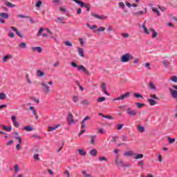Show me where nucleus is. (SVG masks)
<instances>
[{
  "label": "nucleus",
  "mask_w": 177,
  "mask_h": 177,
  "mask_svg": "<svg viewBox=\"0 0 177 177\" xmlns=\"http://www.w3.org/2000/svg\"><path fill=\"white\" fill-rule=\"evenodd\" d=\"M11 120H12V121L13 123H14V122H16V116L12 115V116H11Z\"/></svg>",
  "instance_id": "obj_60"
},
{
  "label": "nucleus",
  "mask_w": 177,
  "mask_h": 177,
  "mask_svg": "<svg viewBox=\"0 0 177 177\" xmlns=\"http://www.w3.org/2000/svg\"><path fill=\"white\" fill-rule=\"evenodd\" d=\"M34 158L35 160H39V155L38 153L35 154Z\"/></svg>",
  "instance_id": "obj_53"
},
{
  "label": "nucleus",
  "mask_w": 177,
  "mask_h": 177,
  "mask_svg": "<svg viewBox=\"0 0 177 177\" xmlns=\"http://www.w3.org/2000/svg\"><path fill=\"white\" fill-rule=\"evenodd\" d=\"M77 100H78V96H77V95L73 96V102H74V103H77Z\"/></svg>",
  "instance_id": "obj_57"
},
{
  "label": "nucleus",
  "mask_w": 177,
  "mask_h": 177,
  "mask_svg": "<svg viewBox=\"0 0 177 177\" xmlns=\"http://www.w3.org/2000/svg\"><path fill=\"white\" fill-rule=\"evenodd\" d=\"M150 31L152 32V38H156V37L158 35V32H157L153 28H151Z\"/></svg>",
  "instance_id": "obj_21"
},
{
  "label": "nucleus",
  "mask_w": 177,
  "mask_h": 177,
  "mask_svg": "<svg viewBox=\"0 0 177 177\" xmlns=\"http://www.w3.org/2000/svg\"><path fill=\"white\" fill-rule=\"evenodd\" d=\"M0 127L4 129V131H7V132H10L12 131V126H10L9 128L6 125L1 124Z\"/></svg>",
  "instance_id": "obj_13"
},
{
  "label": "nucleus",
  "mask_w": 177,
  "mask_h": 177,
  "mask_svg": "<svg viewBox=\"0 0 177 177\" xmlns=\"http://www.w3.org/2000/svg\"><path fill=\"white\" fill-rule=\"evenodd\" d=\"M145 67L149 70H151V68H150V63L149 62L145 63Z\"/></svg>",
  "instance_id": "obj_49"
},
{
  "label": "nucleus",
  "mask_w": 177,
  "mask_h": 177,
  "mask_svg": "<svg viewBox=\"0 0 177 177\" xmlns=\"http://www.w3.org/2000/svg\"><path fill=\"white\" fill-rule=\"evenodd\" d=\"M130 60H133V56L129 53H127L121 57L122 63H128Z\"/></svg>",
  "instance_id": "obj_1"
},
{
  "label": "nucleus",
  "mask_w": 177,
  "mask_h": 177,
  "mask_svg": "<svg viewBox=\"0 0 177 177\" xmlns=\"http://www.w3.org/2000/svg\"><path fill=\"white\" fill-rule=\"evenodd\" d=\"M138 132H145L146 131V128H145V127L142 126V125H138Z\"/></svg>",
  "instance_id": "obj_19"
},
{
  "label": "nucleus",
  "mask_w": 177,
  "mask_h": 177,
  "mask_svg": "<svg viewBox=\"0 0 177 177\" xmlns=\"http://www.w3.org/2000/svg\"><path fill=\"white\" fill-rule=\"evenodd\" d=\"M130 95H131V93L127 92L124 94L120 95V97H118L113 99V102H115L117 100H124V99H127V97H129Z\"/></svg>",
  "instance_id": "obj_2"
},
{
  "label": "nucleus",
  "mask_w": 177,
  "mask_h": 177,
  "mask_svg": "<svg viewBox=\"0 0 177 177\" xmlns=\"http://www.w3.org/2000/svg\"><path fill=\"white\" fill-rule=\"evenodd\" d=\"M10 28H11V30L15 31V32H16V34H17V35H18V37H19L20 38H23V35H21V32H20V31H19V30H17V28H16L15 26H11Z\"/></svg>",
  "instance_id": "obj_10"
},
{
  "label": "nucleus",
  "mask_w": 177,
  "mask_h": 177,
  "mask_svg": "<svg viewBox=\"0 0 177 177\" xmlns=\"http://www.w3.org/2000/svg\"><path fill=\"white\" fill-rule=\"evenodd\" d=\"M18 17H20L21 19H28L29 17L23 15H19Z\"/></svg>",
  "instance_id": "obj_46"
},
{
  "label": "nucleus",
  "mask_w": 177,
  "mask_h": 177,
  "mask_svg": "<svg viewBox=\"0 0 177 177\" xmlns=\"http://www.w3.org/2000/svg\"><path fill=\"white\" fill-rule=\"evenodd\" d=\"M95 138H96V136H91V144L93 145L95 143Z\"/></svg>",
  "instance_id": "obj_40"
},
{
  "label": "nucleus",
  "mask_w": 177,
  "mask_h": 177,
  "mask_svg": "<svg viewBox=\"0 0 177 177\" xmlns=\"http://www.w3.org/2000/svg\"><path fill=\"white\" fill-rule=\"evenodd\" d=\"M127 113L129 115H133V117H135L136 115H138V112H136V111L132 109L131 108L127 109Z\"/></svg>",
  "instance_id": "obj_3"
},
{
  "label": "nucleus",
  "mask_w": 177,
  "mask_h": 177,
  "mask_svg": "<svg viewBox=\"0 0 177 177\" xmlns=\"http://www.w3.org/2000/svg\"><path fill=\"white\" fill-rule=\"evenodd\" d=\"M0 17H1V19H9V14L6 12H0Z\"/></svg>",
  "instance_id": "obj_14"
},
{
  "label": "nucleus",
  "mask_w": 177,
  "mask_h": 177,
  "mask_svg": "<svg viewBox=\"0 0 177 177\" xmlns=\"http://www.w3.org/2000/svg\"><path fill=\"white\" fill-rule=\"evenodd\" d=\"M15 174H17V172H19V165H15Z\"/></svg>",
  "instance_id": "obj_55"
},
{
  "label": "nucleus",
  "mask_w": 177,
  "mask_h": 177,
  "mask_svg": "<svg viewBox=\"0 0 177 177\" xmlns=\"http://www.w3.org/2000/svg\"><path fill=\"white\" fill-rule=\"evenodd\" d=\"M150 97H151V99H155L156 100H158V97H157L156 94H150Z\"/></svg>",
  "instance_id": "obj_44"
},
{
  "label": "nucleus",
  "mask_w": 177,
  "mask_h": 177,
  "mask_svg": "<svg viewBox=\"0 0 177 177\" xmlns=\"http://www.w3.org/2000/svg\"><path fill=\"white\" fill-rule=\"evenodd\" d=\"M144 12L143 11H138L137 12H135V15H143Z\"/></svg>",
  "instance_id": "obj_64"
},
{
  "label": "nucleus",
  "mask_w": 177,
  "mask_h": 177,
  "mask_svg": "<svg viewBox=\"0 0 177 177\" xmlns=\"http://www.w3.org/2000/svg\"><path fill=\"white\" fill-rule=\"evenodd\" d=\"M24 129H25V131H27V132H31V131H34V128L32 127V126H26L24 127Z\"/></svg>",
  "instance_id": "obj_15"
},
{
  "label": "nucleus",
  "mask_w": 177,
  "mask_h": 177,
  "mask_svg": "<svg viewBox=\"0 0 177 177\" xmlns=\"http://www.w3.org/2000/svg\"><path fill=\"white\" fill-rule=\"evenodd\" d=\"M119 6H120V8H124L125 4L124 3V2L120 1V2H119Z\"/></svg>",
  "instance_id": "obj_48"
},
{
  "label": "nucleus",
  "mask_w": 177,
  "mask_h": 177,
  "mask_svg": "<svg viewBox=\"0 0 177 177\" xmlns=\"http://www.w3.org/2000/svg\"><path fill=\"white\" fill-rule=\"evenodd\" d=\"M172 60H168L165 59L162 62L163 65L165 66V68H167L168 70H171V62Z\"/></svg>",
  "instance_id": "obj_7"
},
{
  "label": "nucleus",
  "mask_w": 177,
  "mask_h": 177,
  "mask_svg": "<svg viewBox=\"0 0 177 177\" xmlns=\"http://www.w3.org/2000/svg\"><path fill=\"white\" fill-rule=\"evenodd\" d=\"M64 175H66L67 177H70V172L68 171V170H66L64 172Z\"/></svg>",
  "instance_id": "obj_52"
},
{
  "label": "nucleus",
  "mask_w": 177,
  "mask_h": 177,
  "mask_svg": "<svg viewBox=\"0 0 177 177\" xmlns=\"http://www.w3.org/2000/svg\"><path fill=\"white\" fill-rule=\"evenodd\" d=\"M42 32H44V28H40L37 32V37H41V35H42Z\"/></svg>",
  "instance_id": "obj_35"
},
{
  "label": "nucleus",
  "mask_w": 177,
  "mask_h": 177,
  "mask_svg": "<svg viewBox=\"0 0 177 177\" xmlns=\"http://www.w3.org/2000/svg\"><path fill=\"white\" fill-rule=\"evenodd\" d=\"M5 99H6V94H5L4 93H0V100H3Z\"/></svg>",
  "instance_id": "obj_34"
},
{
  "label": "nucleus",
  "mask_w": 177,
  "mask_h": 177,
  "mask_svg": "<svg viewBox=\"0 0 177 177\" xmlns=\"http://www.w3.org/2000/svg\"><path fill=\"white\" fill-rule=\"evenodd\" d=\"M82 104H84L86 106V105L89 104V102L87 100H84L82 101Z\"/></svg>",
  "instance_id": "obj_50"
},
{
  "label": "nucleus",
  "mask_w": 177,
  "mask_h": 177,
  "mask_svg": "<svg viewBox=\"0 0 177 177\" xmlns=\"http://www.w3.org/2000/svg\"><path fill=\"white\" fill-rule=\"evenodd\" d=\"M77 151H78L79 154L80 156H82L83 157L86 156V153L85 152V151H84V149H77Z\"/></svg>",
  "instance_id": "obj_25"
},
{
  "label": "nucleus",
  "mask_w": 177,
  "mask_h": 177,
  "mask_svg": "<svg viewBox=\"0 0 177 177\" xmlns=\"http://www.w3.org/2000/svg\"><path fill=\"white\" fill-rule=\"evenodd\" d=\"M64 44L66 46H73V43H71V41H64Z\"/></svg>",
  "instance_id": "obj_42"
},
{
  "label": "nucleus",
  "mask_w": 177,
  "mask_h": 177,
  "mask_svg": "<svg viewBox=\"0 0 177 177\" xmlns=\"http://www.w3.org/2000/svg\"><path fill=\"white\" fill-rule=\"evenodd\" d=\"M31 99L33 102H36L37 104H39V100L37 99L35 97H32Z\"/></svg>",
  "instance_id": "obj_43"
},
{
  "label": "nucleus",
  "mask_w": 177,
  "mask_h": 177,
  "mask_svg": "<svg viewBox=\"0 0 177 177\" xmlns=\"http://www.w3.org/2000/svg\"><path fill=\"white\" fill-rule=\"evenodd\" d=\"M77 70L79 71H84V73H85V74H86L87 75H89V71H88V70H86V68H85V66H84V65H80L77 66Z\"/></svg>",
  "instance_id": "obj_8"
},
{
  "label": "nucleus",
  "mask_w": 177,
  "mask_h": 177,
  "mask_svg": "<svg viewBox=\"0 0 177 177\" xmlns=\"http://www.w3.org/2000/svg\"><path fill=\"white\" fill-rule=\"evenodd\" d=\"M41 86H43L44 88H46V91L47 93L50 91V89L49 88V86H48V84H46V83L42 82Z\"/></svg>",
  "instance_id": "obj_22"
},
{
  "label": "nucleus",
  "mask_w": 177,
  "mask_h": 177,
  "mask_svg": "<svg viewBox=\"0 0 177 177\" xmlns=\"http://www.w3.org/2000/svg\"><path fill=\"white\" fill-rule=\"evenodd\" d=\"M91 16H93V17H95V19H99V20H106V19H107V17L104 15H99L95 12H92Z\"/></svg>",
  "instance_id": "obj_5"
},
{
  "label": "nucleus",
  "mask_w": 177,
  "mask_h": 177,
  "mask_svg": "<svg viewBox=\"0 0 177 177\" xmlns=\"http://www.w3.org/2000/svg\"><path fill=\"white\" fill-rule=\"evenodd\" d=\"M136 104L138 109H142V107L145 106V104L139 103V102H136Z\"/></svg>",
  "instance_id": "obj_37"
},
{
  "label": "nucleus",
  "mask_w": 177,
  "mask_h": 177,
  "mask_svg": "<svg viewBox=\"0 0 177 177\" xmlns=\"http://www.w3.org/2000/svg\"><path fill=\"white\" fill-rule=\"evenodd\" d=\"M55 131V127H48V132H53Z\"/></svg>",
  "instance_id": "obj_51"
},
{
  "label": "nucleus",
  "mask_w": 177,
  "mask_h": 177,
  "mask_svg": "<svg viewBox=\"0 0 177 177\" xmlns=\"http://www.w3.org/2000/svg\"><path fill=\"white\" fill-rule=\"evenodd\" d=\"M55 21L57 23H61V24H66V21H64V17H57V19H55Z\"/></svg>",
  "instance_id": "obj_12"
},
{
  "label": "nucleus",
  "mask_w": 177,
  "mask_h": 177,
  "mask_svg": "<svg viewBox=\"0 0 177 177\" xmlns=\"http://www.w3.org/2000/svg\"><path fill=\"white\" fill-rule=\"evenodd\" d=\"M167 140L170 145H172L173 143H175V138H171L170 137L167 138Z\"/></svg>",
  "instance_id": "obj_33"
},
{
  "label": "nucleus",
  "mask_w": 177,
  "mask_h": 177,
  "mask_svg": "<svg viewBox=\"0 0 177 177\" xmlns=\"http://www.w3.org/2000/svg\"><path fill=\"white\" fill-rule=\"evenodd\" d=\"M6 5L8 6V8H15L16 5L9 2V1H6Z\"/></svg>",
  "instance_id": "obj_29"
},
{
  "label": "nucleus",
  "mask_w": 177,
  "mask_h": 177,
  "mask_svg": "<svg viewBox=\"0 0 177 177\" xmlns=\"http://www.w3.org/2000/svg\"><path fill=\"white\" fill-rule=\"evenodd\" d=\"M104 100H106V97H100L97 99V102H98V103H102L104 102Z\"/></svg>",
  "instance_id": "obj_31"
},
{
  "label": "nucleus",
  "mask_w": 177,
  "mask_h": 177,
  "mask_svg": "<svg viewBox=\"0 0 177 177\" xmlns=\"http://www.w3.org/2000/svg\"><path fill=\"white\" fill-rule=\"evenodd\" d=\"M101 88H102V91L106 89V83H102L101 85Z\"/></svg>",
  "instance_id": "obj_54"
},
{
  "label": "nucleus",
  "mask_w": 177,
  "mask_h": 177,
  "mask_svg": "<svg viewBox=\"0 0 177 177\" xmlns=\"http://www.w3.org/2000/svg\"><path fill=\"white\" fill-rule=\"evenodd\" d=\"M106 30L105 27L101 26L98 29L94 30V32H100L102 31H104Z\"/></svg>",
  "instance_id": "obj_26"
},
{
  "label": "nucleus",
  "mask_w": 177,
  "mask_h": 177,
  "mask_svg": "<svg viewBox=\"0 0 177 177\" xmlns=\"http://www.w3.org/2000/svg\"><path fill=\"white\" fill-rule=\"evenodd\" d=\"M122 35L124 38H128V37H129V34L128 33H122Z\"/></svg>",
  "instance_id": "obj_58"
},
{
  "label": "nucleus",
  "mask_w": 177,
  "mask_h": 177,
  "mask_svg": "<svg viewBox=\"0 0 177 177\" xmlns=\"http://www.w3.org/2000/svg\"><path fill=\"white\" fill-rule=\"evenodd\" d=\"M142 158H143V154L142 153H139L135 157L136 160H140Z\"/></svg>",
  "instance_id": "obj_36"
},
{
  "label": "nucleus",
  "mask_w": 177,
  "mask_h": 177,
  "mask_svg": "<svg viewBox=\"0 0 177 177\" xmlns=\"http://www.w3.org/2000/svg\"><path fill=\"white\" fill-rule=\"evenodd\" d=\"M158 7L159 8L160 10H162V12H164V10H165V7H161V6H158Z\"/></svg>",
  "instance_id": "obj_61"
},
{
  "label": "nucleus",
  "mask_w": 177,
  "mask_h": 177,
  "mask_svg": "<svg viewBox=\"0 0 177 177\" xmlns=\"http://www.w3.org/2000/svg\"><path fill=\"white\" fill-rule=\"evenodd\" d=\"M133 96L135 97H137L138 99H143V95H142L140 93H133Z\"/></svg>",
  "instance_id": "obj_28"
},
{
  "label": "nucleus",
  "mask_w": 177,
  "mask_h": 177,
  "mask_svg": "<svg viewBox=\"0 0 177 177\" xmlns=\"http://www.w3.org/2000/svg\"><path fill=\"white\" fill-rule=\"evenodd\" d=\"M171 81H173V82H177V77L173 76V77L171 78Z\"/></svg>",
  "instance_id": "obj_59"
},
{
  "label": "nucleus",
  "mask_w": 177,
  "mask_h": 177,
  "mask_svg": "<svg viewBox=\"0 0 177 177\" xmlns=\"http://www.w3.org/2000/svg\"><path fill=\"white\" fill-rule=\"evenodd\" d=\"M71 66H72V67H76L77 68H78V65H77V64H75V62H71Z\"/></svg>",
  "instance_id": "obj_47"
},
{
  "label": "nucleus",
  "mask_w": 177,
  "mask_h": 177,
  "mask_svg": "<svg viewBox=\"0 0 177 177\" xmlns=\"http://www.w3.org/2000/svg\"><path fill=\"white\" fill-rule=\"evenodd\" d=\"M15 139H17V140H18L19 143H21L22 140H21V138L20 137L16 136Z\"/></svg>",
  "instance_id": "obj_63"
},
{
  "label": "nucleus",
  "mask_w": 177,
  "mask_h": 177,
  "mask_svg": "<svg viewBox=\"0 0 177 177\" xmlns=\"http://www.w3.org/2000/svg\"><path fill=\"white\" fill-rule=\"evenodd\" d=\"M115 162L116 165H121L122 167L128 168V167H129L128 165L124 163V161L122 160L118 161V159H115Z\"/></svg>",
  "instance_id": "obj_6"
},
{
  "label": "nucleus",
  "mask_w": 177,
  "mask_h": 177,
  "mask_svg": "<svg viewBox=\"0 0 177 177\" xmlns=\"http://www.w3.org/2000/svg\"><path fill=\"white\" fill-rule=\"evenodd\" d=\"M77 52H78L80 56H81V57H85V55L84 54V50H82V48L79 47L77 48Z\"/></svg>",
  "instance_id": "obj_17"
},
{
  "label": "nucleus",
  "mask_w": 177,
  "mask_h": 177,
  "mask_svg": "<svg viewBox=\"0 0 177 177\" xmlns=\"http://www.w3.org/2000/svg\"><path fill=\"white\" fill-rule=\"evenodd\" d=\"M123 127H124V124H119L117 125V129L118 131H121V129H122Z\"/></svg>",
  "instance_id": "obj_39"
},
{
  "label": "nucleus",
  "mask_w": 177,
  "mask_h": 177,
  "mask_svg": "<svg viewBox=\"0 0 177 177\" xmlns=\"http://www.w3.org/2000/svg\"><path fill=\"white\" fill-rule=\"evenodd\" d=\"M122 142H127V136H122Z\"/></svg>",
  "instance_id": "obj_62"
},
{
  "label": "nucleus",
  "mask_w": 177,
  "mask_h": 177,
  "mask_svg": "<svg viewBox=\"0 0 177 177\" xmlns=\"http://www.w3.org/2000/svg\"><path fill=\"white\" fill-rule=\"evenodd\" d=\"M89 153H90L91 156H93V157H95L97 154V151H96V149H93L90 151Z\"/></svg>",
  "instance_id": "obj_24"
},
{
  "label": "nucleus",
  "mask_w": 177,
  "mask_h": 177,
  "mask_svg": "<svg viewBox=\"0 0 177 177\" xmlns=\"http://www.w3.org/2000/svg\"><path fill=\"white\" fill-rule=\"evenodd\" d=\"M19 47L21 49H26L27 48V44L26 42H21L19 44Z\"/></svg>",
  "instance_id": "obj_23"
},
{
  "label": "nucleus",
  "mask_w": 177,
  "mask_h": 177,
  "mask_svg": "<svg viewBox=\"0 0 177 177\" xmlns=\"http://www.w3.org/2000/svg\"><path fill=\"white\" fill-rule=\"evenodd\" d=\"M30 50H32V52H35L36 50H37L39 53H41V52H42V48H41L40 46L31 47Z\"/></svg>",
  "instance_id": "obj_11"
},
{
  "label": "nucleus",
  "mask_w": 177,
  "mask_h": 177,
  "mask_svg": "<svg viewBox=\"0 0 177 177\" xmlns=\"http://www.w3.org/2000/svg\"><path fill=\"white\" fill-rule=\"evenodd\" d=\"M152 10L154 12V13H156L157 16H161V14H160V11L158 10V9H157V8H153Z\"/></svg>",
  "instance_id": "obj_32"
},
{
  "label": "nucleus",
  "mask_w": 177,
  "mask_h": 177,
  "mask_svg": "<svg viewBox=\"0 0 177 177\" xmlns=\"http://www.w3.org/2000/svg\"><path fill=\"white\" fill-rule=\"evenodd\" d=\"M66 120H67L68 124L69 125H71V124H73V122H74V116L73 115V114H71V113H70V112L68 113V117H67Z\"/></svg>",
  "instance_id": "obj_4"
},
{
  "label": "nucleus",
  "mask_w": 177,
  "mask_h": 177,
  "mask_svg": "<svg viewBox=\"0 0 177 177\" xmlns=\"http://www.w3.org/2000/svg\"><path fill=\"white\" fill-rule=\"evenodd\" d=\"M144 32H145V34H147L149 35V34H150V32H149V29H147V28H144Z\"/></svg>",
  "instance_id": "obj_56"
},
{
  "label": "nucleus",
  "mask_w": 177,
  "mask_h": 177,
  "mask_svg": "<svg viewBox=\"0 0 177 177\" xmlns=\"http://www.w3.org/2000/svg\"><path fill=\"white\" fill-rule=\"evenodd\" d=\"M135 153H133L132 151H128L124 152V156L126 157H131V156H133Z\"/></svg>",
  "instance_id": "obj_16"
},
{
  "label": "nucleus",
  "mask_w": 177,
  "mask_h": 177,
  "mask_svg": "<svg viewBox=\"0 0 177 177\" xmlns=\"http://www.w3.org/2000/svg\"><path fill=\"white\" fill-rule=\"evenodd\" d=\"M99 160H100V161H107V158H106L104 156H100Z\"/></svg>",
  "instance_id": "obj_45"
},
{
  "label": "nucleus",
  "mask_w": 177,
  "mask_h": 177,
  "mask_svg": "<svg viewBox=\"0 0 177 177\" xmlns=\"http://www.w3.org/2000/svg\"><path fill=\"white\" fill-rule=\"evenodd\" d=\"M37 77H44L45 75V73L41 70L37 71Z\"/></svg>",
  "instance_id": "obj_30"
},
{
  "label": "nucleus",
  "mask_w": 177,
  "mask_h": 177,
  "mask_svg": "<svg viewBox=\"0 0 177 177\" xmlns=\"http://www.w3.org/2000/svg\"><path fill=\"white\" fill-rule=\"evenodd\" d=\"M149 86L150 89H152L153 91H156L157 89V87L154 85V83L153 82H150L149 84Z\"/></svg>",
  "instance_id": "obj_20"
},
{
  "label": "nucleus",
  "mask_w": 177,
  "mask_h": 177,
  "mask_svg": "<svg viewBox=\"0 0 177 177\" xmlns=\"http://www.w3.org/2000/svg\"><path fill=\"white\" fill-rule=\"evenodd\" d=\"M103 118H106L108 120H113L114 118L111 115H103Z\"/></svg>",
  "instance_id": "obj_41"
},
{
  "label": "nucleus",
  "mask_w": 177,
  "mask_h": 177,
  "mask_svg": "<svg viewBox=\"0 0 177 177\" xmlns=\"http://www.w3.org/2000/svg\"><path fill=\"white\" fill-rule=\"evenodd\" d=\"M10 57H12V55H5V56L3 57V63L8 62V59H10Z\"/></svg>",
  "instance_id": "obj_27"
},
{
  "label": "nucleus",
  "mask_w": 177,
  "mask_h": 177,
  "mask_svg": "<svg viewBox=\"0 0 177 177\" xmlns=\"http://www.w3.org/2000/svg\"><path fill=\"white\" fill-rule=\"evenodd\" d=\"M41 5H42V1L41 0L37 1L36 3V8H41Z\"/></svg>",
  "instance_id": "obj_38"
},
{
  "label": "nucleus",
  "mask_w": 177,
  "mask_h": 177,
  "mask_svg": "<svg viewBox=\"0 0 177 177\" xmlns=\"http://www.w3.org/2000/svg\"><path fill=\"white\" fill-rule=\"evenodd\" d=\"M73 2H75V3H77V5H80L81 8H88V5L86 4L84 1H82L81 0H73Z\"/></svg>",
  "instance_id": "obj_9"
},
{
  "label": "nucleus",
  "mask_w": 177,
  "mask_h": 177,
  "mask_svg": "<svg viewBox=\"0 0 177 177\" xmlns=\"http://www.w3.org/2000/svg\"><path fill=\"white\" fill-rule=\"evenodd\" d=\"M148 102H149L150 106H154V105L157 104V101H156L151 98L148 99Z\"/></svg>",
  "instance_id": "obj_18"
}]
</instances>
